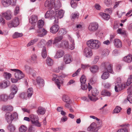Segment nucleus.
<instances>
[{"mask_svg":"<svg viewBox=\"0 0 132 132\" xmlns=\"http://www.w3.org/2000/svg\"><path fill=\"white\" fill-rule=\"evenodd\" d=\"M58 47H64L66 48H69L71 50H73L75 48V43L73 39L71 37L69 38V43L66 40H63L62 43L57 46Z\"/></svg>","mask_w":132,"mask_h":132,"instance_id":"obj_1","label":"nucleus"},{"mask_svg":"<svg viewBox=\"0 0 132 132\" xmlns=\"http://www.w3.org/2000/svg\"><path fill=\"white\" fill-rule=\"evenodd\" d=\"M18 117V114L16 112L12 114L10 112H7L5 116V119L9 123H11L14 119L17 118Z\"/></svg>","mask_w":132,"mask_h":132,"instance_id":"obj_2","label":"nucleus"},{"mask_svg":"<svg viewBox=\"0 0 132 132\" xmlns=\"http://www.w3.org/2000/svg\"><path fill=\"white\" fill-rule=\"evenodd\" d=\"M19 20L18 18L15 17L12 20L8 22L7 25L9 28L16 27L19 24Z\"/></svg>","mask_w":132,"mask_h":132,"instance_id":"obj_3","label":"nucleus"},{"mask_svg":"<svg viewBox=\"0 0 132 132\" xmlns=\"http://www.w3.org/2000/svg\"><path fill=\"white\" fill-rule=\"evenodd\" d=\"M29 117L32 124L38 127H40L41 124L38 121V116L33 114H31L29 115Z\"/></svg>","mask_w":132,"mask_h":132,"instance_id":"obj_4","label":"nucleus"},{"mask_svg":"<svg viewBox=\"0 0 132 132\" xmlns=\"http://www.w3.org/2000/svg\"><path fill=\"white\" fill-rule=\"evenodd\" d=\"M59 78L60 77L57 75L55 74L53 75L52 80L53 81H55L58 88L60 89L61 85L63 84L64 81L63 80H59Z\"/></svg>","mask_w":132,"mask_h":132,"instance_id":"obj_5","label":"nucleus"},{"mask_svg":"<svg viewBox=\"0 0 132 132\" xmlns=\"http://www.w3.org/2000/svg\"><path fill=\"white\" fill-rule=\"evenodd\" d=\"M11 70L15 72V77L18 79H21L24 76V74L21 71L19 70L14 69H11Z\"/></svg>","mask_w":132,"mask_h":132,"instance_id":"obj_6","label":"nucleus"},{"mask_svg":"<svg viewBox=\"0 0 132 132\" xmlns=\"http://www.w3.org/2000/svg\"><path fill=\"white\" fill-rule=\"evenodd\" d=\"M86 44L89 47H87L84 50V54L86 57H89L90 56L91 47H90L91 46L90 40L87 41L86 42Z\"/></svg>","mask_w":132,"mask_h":132,"instance_id":"obj_7","label":"nucleus"},{"mask_svg":"<svg viewBox=\"0 0 132 132\" xmlns=\"http://www.w3.org/2000/svg\"><path fill=\"white\" fill-rule=\"evenodd\" d=\"M98 93V90L95 88H92L91 87V101H95L98 99L96 96Z\"/></svg>","mask_w":132,"mask_h":132,"instance_id":"obj_8","label":"nucleus"},{"mask_svg":"<svg viewBox=\"0 0 132 132\" xmlns=\"http://www.w3.org/2000/svg\"><path fill=\"white\" fill-rule=\"evenodd\" d=\"M33 93L32 88H30L28 89L26 93H21V96L22 97L23 96H24L23 98H26V96H27V97H28V98H30L32 95Z\"/></svg>","mask_w":132,"mask_h":132,"instance_id":"obj_9","label":"nucleus"},{"mask_svg":"<svg viewBox=\"0 0 132 132\" xmlns=\"http://www.w3.org/2000/svg\"><path fill=\"white\" fill-rule=\"evenodd\" d=\"M102 65L104 67L105 71L112 73V66L109 62L103 63Z\"/></svg>","mask_w":132,"mask_h":132,"instance_id":"obj_10","label":"nucleus"},{"mask_svg":"<svg viewBox=\"0 0 132 132\" xmlns=\"http://www.w3.org/2000/svg\"><path fill=\"white\" fill-rule=\"evenodd\" d=\"M100 45L101 43L98 40L91 39V49H97Z\"/></svg>","mask_w":132,"mask_h":132,"instance_id":"obj_11","label":"nucleus"},{"mask_svg":"<svg viewBox=\"0 0 132 132\" xmlns=\"http://www.w3.org/2000/svg\"><path fill=\"white\" fill-rule=\"evenodd\" d=\"M72 60V56L69 54L65 55L64 57V62L66 64L70 63L71 62Z\"/></svg>","mask_w":132,"mask_h":132,"instance_id":"obj_12","label":"nucleus"},{"mask_svg":"<svg viewBox=\"0 0 132 132\" xmlns=\"http://www.w3.org/2000/svg\"><path fill=\"white\" fill-rule=\"evenodd\" d=\"M47 31L45 29L40 28L37 31L36 33L39 34L38 36L40 37H42L46 35Z\"/></svg>","mask_w":132,"mask_h":132,"instance_id":"obj_13","label":"nucleus"},{"mask_svg":"<svg viewBox=\"0 0 132 132\" xmlns=\"http://www.w3.org/2000/svg\"><path fill=\"white\" fill-rule=\"evenodd\" d=\"M54 0H47L45 4V6L46 7L52 8L54 5Z\"/></svg>","mask_w":132,"mask_h":132,"instance_id":"obj_14","label":"nucleus"},{"mask_svg":"<svg viewBox=\"0 0 132 132\" xmlns=\"http://www.w3.org/2000/svg\"><path fill=\"white\" fill-rule=\"evenodd\" d=\"M29 20L30 23L32 25H34L38 20L37 17L36 15H32L30 17Z\"/></svg>","mask_w":132,"mask_h":132,"instance_id":"obj_15","label":"nucleus"},{"mask_svg":"<svg viewBox=\"0 0 132 132\" xmlns=\"http://www.w3.org/2000/svg\"><path fill=\"white\" fill-rule=\"evenodd\" d=\"M59 27L57 24L53 25L50 28V30L51 32L53 34H55L59 30Z\"/></svg>","mask_w":132,"mask_h":132,"instance_id":"obj_16","label":"nucleus"},{"mask_svg":"<svg viewBox=\"0 0 132 132\" xmlns=\"http://www.w3.org/2000/svg\"><path fill=\"white\" fill-rule=\"evenodd\" d=\"M125 85L123 84H118L115 87V90L116 92H118L123 89L125 87Z\"/></svg>","mask_w":132,"mask_h":132,"instance_id":"obj_17","label":"nucleus"},{"mask_svg":"<svg viewBox=\"0 0 132 132\" xmlns=\"http://www.w3.org/2000/svg\"><path fill=\"white\" fill-rule=\"evenodd\" d=\"M64 53L63 51L62 50H59L57 51L54 57V58L57 59L62 57Z\"/></svg>","mask_w":132,"mask_h":132,"instance_id":"obj_18","label":"nucleus"},{"mask_svg":"<svg viewBox=\"0 0 132 132\" xmlns=\"http://www.w3.org/2000/svg\"><path fill=\"white\" fill-rule=\"evenodd\" d=\"M11 14V12L9 10L7 11L6 12L3 13V15L6 19L10 20L11 19L12 17Z\"/></svg>","mask_w":132,"mask_h":132,"instance_id":"obj_19","label":"nucleus"},{"mask_svg":"<svg viewBox=\"0 0 132 132\" xmlns=\"http://www.w3.org/2000/svg\"><path fill=\"white\" fill-rule=\"evenodd\" d=\"M38 85L40 87H43L44 85V80L40 77H38L36 79Z\"/></svg>","mask_w":132,"mask_h":132,"instance_id":"obj_20","label":"nucleus"},{"mask_svg":"<svg viewBox=\"0 0 132 132\" xmlns=\"http://www.w3.org/2000/svg\"><path fill=\"white\" fill-rule=\"evenodd\" d=\"M2 3L3 6L5 7H7L11 4V0H2Z\"/></svg>","mask_w":132,"mask_h":132,"instance_id":"obj_21","label":"nucleus"},{"mask_svg":"<svg viewBox=\"0 0 132 132\" xmlns=\"http://www.w3.org/2000/svg\"><path fill=\"white\" fill-rule=\"evenodd\" d=\"M25 70L29 74L32 75L34 73L35 71L33 69L30 68L27 65L24 66Z\"/></svg>","mask_w":132,"mask_h":132,"instance_id":"obj_22","label":"nucleus"},{"mask_svg":"<svg viewBox=\"0 0 132 132\" xmlns=\"http://www.w3.org/2000/svg\"><path fill=\"white\" fill-rule=\"evenodd\" d=\"M64 13V12L63 10H58L55 12V15L60 19L63 17Z\"/></svg>","mask_w":132,"mask_h":132,"instance_id":"obj_23","label":"nucleus"},{"mask_svg":"<svg viewBox=\"0 0 132 132\" xmlns=\"http://www.w3.org/2000/svg\"><path fill=\"white\" fill-rule=\"evenodd\" d=\"M62 100L63 101L67 103H71L72 102L69 97L67 95H63L62 97Z\"/></svg>","mask_w":132,"mask_h":132,"instance_id":"obj_24","label":"nucleus"},{"mask_svg":"<svg viewBox=\"0 0 132 132\" xmlns=\"http://www.w3.org/2000/svg\"><path fill=\"white\" fill-rule=\"evenodd\" d=\"M98 127L95 123H92L91 124V132H98Z\"/></svg>","mask_w":132,"mask_h":132,"instance_id":"obj_25","label":"nucleus"},{"mask_svg":"<svg viewBox=\"0 0 132 132\" xmlns=\"http://www.w3.org/2000/svg\"><path fill=\"white\" fill-rule=\"evenodd\" d=\"M114 45L116 47L119 48L122 47V43L119 39H114Z\"/></svg>","mask_w":132,"mask_h":132,"instance_id":"obj_26","label":"nucleus"},{"mask_svg":"<svg viewBox=\"0 0 132 132\" xmlns=\"http://www.w3.org/2000/svg\"><path fill=\"white\" fill-rule=\"evenodd\" d=\"M123 61L128 63L131 62L132 61V55L131 54H129L125 57L123 58Z\"/></svg>","mask_w":132,"mask_h":132,"instance_id":"obj_27","label":"nucleus"},{"mask_svg":"<svg viewBox=\"0 0 132 132\" xmlns=\"http://www.w3.org/2000/svg\"><path fill=\"white\" fill-rule=\"evenodd\" d=\"M10 83L9 81H4L0 83V87L2 88H5L9 85Z\"/></svg>","mask_w":132,"mask_h":132,"instance_id":"obj_28","label":"nucleus"},{"mask_svg":"<svg viewBox=\"0 0 132 132\" xmlns=\"http://www.w3.org/2000/svg\"><path fill=\"white\" fill-rule=\"evenodd\" d=\"M99 15L103 19L106 20H108L110 18V16L108 14H106L104 13L100 12L99 13Z\"/></svg>","mask_w":132,"mask_h":132,"instance_id":"obj_29","label":"nucleus"},{"mask_svg":"<svg viewBox=\"0 0 132 132\" xmlns=\"http://www.w3.org/2000/svg\"><path fill=\"white\" fill-rule=\"evenodd\" d=\"M53 15H55V13H54L53 11L51 10L46 12L45 15V17L46 18H48L51 17Z\"/></svg>","mask_w":132,"mask_h":132,"instance_id":"obj_30","label":"nucleus"},{"mask_svg":"<svg viewBox=\"0 0 132 132\" xmlns=\"http://www.w3.org/2000/svg\"><path fill=\"white\" fill-rule=\"evenodd\" d=\"M8 99V96L7 94H3L0 96V101L6 102Z\"/></svg>","mask_w":132,"mask_h":132,"instance_id":"obj_31","label":"nucleus"},{"mask_svg":"<svg viewBox=\"0 0 132 132\" xmlns=\"http://www.w3.org/2000/svg\"><path fill=\"white\" fill-rule=\"evenodd\" d=\"M98 28V25L97 23L93 22L91 24V31H95Z\"/></svg>","mask_w":132,"mask_h":132,"instance_id":"obj_32","label":"nucleus"},{"mask_svg":"<svg viewBox=\"0 0 132 132\" xmlns=\"http://www.w3.org/2000/svg\"><path fill=\"white\" fill-rule=\"evenodd\" d=\"M45 109L42 107H39L37 111V112L38 114H43L45 112Z\"/></svg>","mask_w":132,"mask_h":132,"instance_id":"obj_33","label":"nucleus"},{"mask_svg":"<svg viewBox=\"0 0 132 132\" xmlns=\"http://www.w3.org/2000/svg\"><path fill=\"white\" fill-rule=\"evenodd\" d=\"M27 130V127L24 125H21L19 129V130L20 132H26Z\"/></svg>","mask_w":132,"mask_h":132,"instance_id":"obj_34","label":"nucleus"},{"mask_svg":"<svg viewBox=\"0 0 132 132\" xmlns=\"http://www.w3.org/2000/svg\"><path fill=\"white\" fill-rule=\"evenodd\" d=\"M62 36H59L55 37L53 43V44H56L60 42L63 39Z\"/></svg>","mask_w":132,"mask_h":132,"instance_id":"obj_35","label":"nucleus"},{"mask_svg":"<svg viewBox=\"0 0 132 132\" xmlns=\"http://www.w3.org/2000/svg\"><path fill=\"white\" fill-rule=\"evenodd\" d=\"M54 5L53 6V7L59 8L61 6V4L60 0H57L56 1H55L54 0Z\"/></svg>","mask_w":132,"mask_h":132,"instance_id":"obj_36","label":"nucleus"},{"mask_svg":"<svg viewBox=\"0 0 132 132\" xmlns=\"http://www.w3.org/2000/svg\"><path fill=\"white\" fill-rule=\"evenodd\" d=\"M46 63L48 66H51L53 63V60L49 57H47L46 60Z\"/></svg>","mask_w":132,"mask_h":132,"instance_id":"obj_37","label":"nucleus"},{"mask_svg":"<svg viewBox=\"0 0 132 132\" xmlns=\"http://www.w3.org/2000/svg\"><path fill=\"white\" fill-rule=\"evenodd\" d=\"M102 75V78L104 79H107L109 76V75L108 72L105 71Z\"/></svg>","mask_w":132,"mask_h":132,"instance_id":"obj_38","label":"nucleus"},{"mask_svg":"<svg viewBox=\"0 0 132 132\" xmlns=\"http://www.w3.org/2000/svg\"><path fill=\"white\" fill-rule=\"evenodd\" d=\"M18 90L17 87L15 86H12L11 89V92L15 94L17 93Z\"/></svg>","mask_w":132,"mask_h":132,"instance_id":"obj_39","label":"nucleus"},{"mask_svg":"<svg viewBox=\"0 0 132 132\" xmlns=\"http://www.w3.org/2000/svg\"><path fill=\"white\" fill-rule=\"evenodd\" d=\"M23 34L21 33H19L16 32L13 35L12 37L13 38H15L18 37H21L23 36Z\"/></svg>","mask_w":132,"mask_h":132,"instance_id":"obj_40","label":"nucleus"},{"mask_svg":"<svg viewBox=\"0 0 132 132\" xmlns=\"http://www.w3.org/2000/svg\"><path fill=\"white\" fill-rule=\"evenodd\" d=\"M38 40V39L37 38H36L31 40L27 44V46L28 47L33 45L36 42H37Z\"/></svg>","mask_w":132,"mask_h":132,"instance_id":"obj_41","label":"nucleus"},{"mask_svg":"<svg viewBox=\"0 0 132 132\" xmlns=\"http://www.w3.org/2000/svg\"><path fill=\"white\" fill-rule=\"evenodd\" d=\"M2 109L4 110H7L9 111H12L13 110L12 107L10 105H7L3 106Z\"/></svg>","mask_w":132,"mask_h":132,"instance_id":"obj_42","label":"nucleus"},{"mask_svg":"<svg viewBox=\"0 0 132 132\" xmlns=\"http://www.w3.org/2000/svg\"><path fill=\"white\" fill-rule=\"evenodd\" d=\"M3 76L5 78L8 79H10L12 76L10 73L7 72H4Z\"/></svg>","mask_w":132,"mask_h":132,"instance_id":"obj_43","label":"nucleus"},{"mask_svg":"<svg viewBox=\"0 0 132 132\" xmlns=\"http://www.w3.org/2000/svg\"><path fill=\"white\" fill-rule=\"evenodd\" d=\"M42 55L43 58H45L47 56L46 48L45 47H43V49L42 53Z\"/></svg>","mask_w":132,"mask_h":132,"instance_id":"obj_44","label":"nucleus"},{"mask_svg":"<svg viewBox=\"0 0 132 132\" xmlns=\"http://www.w3.org/2000/svg\"><path fill=\"white\" fill-rule=\"evenodd\" d=\"M86 77L84 75H82L80 79V81L81 84H84L86 82Z\"/></svg>","mask_w":132,"mask_h":132,"instance_id":"obj_45","label":"nucleus"},{"mask_svg":"<svg viewBox=\"0 0 132 132\" xmlns=\"http://www.w3.org/2000/svg\"><path fill=\"white\" fill-rule=\"evenodd\" d=\"M98 69V67L96 65L93 66L91 67V72L95 73L97 72Z\"/></svg>","mask_w":132,"mask_h":132,"instance_id":"obj_46","label":"nucleus"},{"mask_svg":"<svg viewBox=\"0 0 132 132\" xmlns=\"http://www.w3.org/2000/svg\"><path fill=\"white\" fill-rule=\"evenodd\" d=\"M101 95L104 96H110L111 95V93L109 92L104 90L102 92Z\"/></svg>","mask_w":132,"mask_h":132,"instance_id":"obj_47","label":"nucleus"},{"mask_svg":"<svg viewBox=\"0 0 132 132\" xmlns=\"http://www.w3.org/2000/svg\"><path fill=\"white\" fill-rule=\"evenodd\" d=\"M44 22L42 20H39L37 23V27L39 29L42 28L44 25Z\"/></svg>","mask_w":132,"mask_h":132,"instance_id":"obj_48","label":"nucleus"},{"mask_svg":"<svg viewBox=\"0 0 132 132\" xmlns=\"http://www.w3.org/2000/svg\"><path fill=\"white\" fill-rule=\"evenodd\" d=\"M132 82V76L130 75L126 82V85L128 86H129Z\"/></svg>","mask_w":132,"mask_h":132,"instance_id":"obj_49","label":"nucleus"},{"mask_svg":"<svg viewBox=\"0 0 132 132\" xmlns=\"http://www.w3.org/2000/svg\"><path fill=\"white\" fill-rule=\"evenodd\" d=\"M79 16V14L78 12H75L71 15L72 19H75L78 18Z\"/></svg>","mask_w":132,"mask_h":132,"instance_id":"obj_50","label":"nucleus"},{"mask_svg":"<svg viewBox=\"0 0 132 132\" xmlns=\"http://www.w3.org/2000/svg\"><path fill=\"white\" fill-rule=\"evenodd\" d=\"M8 129L11 132H13L15 130V128L14 126L11 124L8 127Z\"/></svg>","mask_w":132,"mask_h":132,"instance_id":"obj_51","label":"nucleus"},{"mask_svg":"<svg viewBox=\"0 0 132 132\" xmlns=\"http://www.w3.org/2000/svg\"><path fill=\"white\" fill-rule=\"evenodd\" d=\"M67 32L64 29H62L60 30L58 32L59 35H61L60 36H62L63 35L65 34Z\"/></svg>","mask_w":132,"mask_h":132,"instance_id":"obj_52","label":"nucleus"},{"mask_svg":"<svg viewBox=\"0 0 132 132\" xmlns=\"http://www.w3.org/2000/svg\"><path fill=\"white\" fill-rule=\"evenodd\" d=\"M128 101L130 103H132V94H130L127 97V99L124 101L125 102Z\"/></svg>","mask_w":132,"mask_h":132,"instance_id":"obj_53","label":"nucleus"},{"mask_svg":"<svg viewBox=\"0 0 132 132\" xmlns=\"http://www.w3.org/2000/svg\"><path fill=\"white\" fill-rule=\"evenodd\" d=\"M20 11L19 7L18 6H16L15 9L14 14V15H16L18 14Z\"/></svg>","mask_w":132,"mask_h":132,"instance_id":"obj_54","label":"nucleus"},{"mask_svg":"<svg viewBox=\"0 0 132 132\" xmlns=\"http://www.w3.org/2000/svg\"><path fill=\"white\" fill-rule=\"evenodd\" d=\"M118 33L123 35L126 34V31L121 29H119L117 30Z\"/></svg>","mask_w":132,"mask_h":132,"instance_id":"obj_55","label":"nucleus"},{"mask_svg":"<svg viewBox=\"0 0 132 132\" xmlns=\"http://www.w3.org/2000/svg\"><path fill=\"white\" fill-rule=\"evenodd\" d=\"M104 2L107 6H109L112 4L111 0H104Z\"/></svg>","mask_w":132,"mask_h":132,"instance_id":"obj_56","label":"nucleus"},{"mask_svg":"<svg viewBox=\"0 0 132 132\" xmlns=\"http://www.w3.org/2000/svg\"><path fill=\"white\" fill-rule=\"evenodd\" d=\"M121 109L120 107L117 106L114 110V112L116 113H119L120 112Z\"/></svg>","mask_w":132,"mask_h":132,"instance_id":"obj_57","label":"nucleus"},{"mask_svg":"<svg viewBox=\"0 0 132 132\" xmlns=\"http://www.w3.org/2000/svg\"><path fill=\"white\" fill-rule=\"evenodd\" d=\"M70 4L71 6L73 8H75L77 6V4L74 2V0H72L71 1Z\"/></svg>","mask_w":132,"mask_h":132,"instance_id":"obj_58","label":"nucleus"},{"mask_svg":"<svg viewBox=\"0 0 132 132\" xmlns=\"http://www.w3.org/2000/svg\"><path fill=\"white\" fill-rule=\"evenodd\" d=\"M129 126V125L128 123H124L121 125V126L122 127V128H127L128 130V128Z\"/></svg>","mask_w":132,"mask_h":132,"instance_id":"obj_59","label":"nucleus"},{"mask_svg":"<svg viewBox=\"0 0 132 132\" xmlns=\"http://www.w3.org/2000/svg\"><path fill=\"white\" fill-rule=\"evenodd\" d=\"M117 132H128V130L127 128H121L119 129L117 131Z\"/></svg>","mask_w":132,"mask_h":132,"instance_id":"obj_60","label":"nucleus"},{"mask_svg":"<svg viewBox=\"0 0 132 132\" xmlns=\"http://www.w3.org/2000/svg\"><path fill=\"white\" fill-rule=\"evenodd\" d=\"M59 18L56 16L54 15V16L53 18V19L54 20V23H57L59 21Z\"/></svg>","mask_w":132,"mask_h":132,"instance_id":"obj_61","label":"nucleus"},{"mask_svg":"<svg viewBox=\"0 0 132 132\" xmlns=\"http://www.w3.org/2000/svg\"><path fill=\"white\" fill-rule=\"evenodd\" d=\"M80 71V69H78L75 73L73 74L72 75V76L74 77L77 76L78 75Z\"/></svg>","mask_w":132,"mask_h":132,"instance_id":"obj_62","label":"nucleus"},{"mask_svg":"<svg viewBox=\"0 0 132 132\" xmlns=\"http://www.w3.org/2000/svg\"><path fill=\"white\" fill-rule=\"evenodd\" d=\"M31 60L33 61L36 60L37 59V56L35 54H34L31 55Z\"/></svg>","mask_w":132,"mask_h":132,"instance_id":"obj_63","label":"nucleus"},{"mask_svg":"<svg viewBox=\"0 0 132 132\" xmlns=\"http://www.w3.org/2000/svg\"><path fill=\"white\" fill-rule=\"evenodd\" d=\"M104 12L106 13H108L109 14H111L112 12V9L111 8H109V9H106L105 10Z\"/></svg>","mask_w":132,"mask_h":132,"instance_id":"obj_64","label":"nucleus"}]
</instances>
